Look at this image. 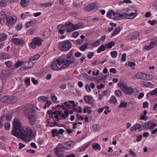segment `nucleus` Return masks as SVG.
Instances as JSON below:
<instances>
[{"mask_svg": "<svg viewBox=\"0 0 157 157\" xmlns=\"http://www.w3.org/2000/svg\"><path fill=\"white\" fill-rule=\"evenodd\" d=\"M74 59L67 60L59 57L53 61L51 64V68L54 71H60L67 68L71 64L73 63Z\"/></svg>", "mask_w": 157, "mask_h": 157, "instance_id": "1", "label": "nucleus"}, {"mask_svg": "<svg viewBox=\"0 0 157 157\" xmlns=\"http://www.w3.org/2000/svg\"><path fill=\"white\" fill-rule=\"evenodd\" d=\"M14 136L26 142H29L33 138V130L29 128L24 127Z\"/></svg>", "mask_w": 157, "mask_h": 157, "instance_id": "2", "label": "nucleus"}, {"mask_svg": "<svg viewBox=\"0 0 157 157\" xmlns=\"http://www.w3.org/2000/svg\"><path fill=\"white\" fill-rule=\"evenodd\" d=\"M82 26V24L80 23L74 25L71 22H67L65 24L64 29L67 32L69 33L81 28Z\"/></svg>", "mask_w": 157, "mask_h": 157, "instance_id": "3", "label": "nucleus"}, {"mask_svg": "<svg viewBox=\"0 0 157 157\" xmlns=\"http://www.w3.org/2000/svg\"><path fill=\"white\" fill-rule=\"evenodd\" d=\"M34 110L32 109H28L25 111V115L29 120L30 124L31 125L34 124L36 121V118L34 116Z\"/></svg>", "mask_w": 157, "mask_h": 157, "instance_id": "4", "label": "nucleus"}, {"mask_svg": "<svg viewBox=\"0 0 157 157\" xmlns=\"http://www.w3.org/2000/svg\"><path fill=\"white\" fill-rule=\"evenodd\" d=\"M126 11L125 13H122L123 18L132 19L134 18L136 16V13L133 9L127 8Z\"/></svg>", "mask_w": 157, "mask_h": 157, "instance_id": "5", "label": "nucleus"}, {"mask_svg": "<svg viewBox=\"0 0 157 157\" xmlns=\"http://www.w3.org/2000/svg\"><path fill=\"white\" fill-rule=\"evenodd\" d=\"M43 41V40L41 38L35 37L32 39V41L30 43L29 46L32 49H35L37 47L41 46Z\"/></svg>", "mask_w": 157, "mask_h": 157, "instance_id": "6", "label": "nucleus"}, {"mask_svg": "<svg viewBox=\"0 0 157 157\" xmlns=\"http://www.w3.org/2000/svg\"><path fill=\"white\" fill-rule=\"evenodd\" d=\"M71 47V43L69 40H67L59 42V48L62 51L68 50Z\"/></svg>", "mask_w": 157, "mask_h": 157, "instance_id": "7", "label": "nucleus"}, {"mask_svg": "<svg viewBox=\"0 0 157 157\" xmlns=\"http://www.w3.org/2000/svg\"><path fill=\"white\" fill-rule=\"evenodd\" d=\"M118 86L124 93L127 95L132 94L134 90L131 86H129L124 83H119Z\"/></svg>", "mask_w": 157, "mask_h": 157, "instance_id": "8", "label": "nucleus"}, {"mask_svg": "<svg viewBox=\"0 0 157 157\" xmlns=\"http://www.w3.org/2000/svg\"><path fill=\"white\" fill-rule=\"evenodd\" d=\"M13 124V129L12 131V133L14 136L22 128L21 124L20 121L18 118H15L14 119Z\"/></svg>", "mask_w": 157, "mask_h": 157, "instance_id": "9", "label": "nucleus"}, {"mask_svg": "<svg viewBox=\"0 0 157 157\" xmlns=\"http://www.w3.org/2000/svg\"><path fill=\"white\" fill-rule=\"evenodd\" d=\"M107 16L110 19L115 20H118L120 19L123 18L122 14L118 13H115L112 10H110L107 14Z\"/></svg>", "mask_w": 157, "mask_h": 157, "instance_id": "10", "label": "nucleus"}, {"mask_svg": "<svg viewBox=\"0 0 157 157\" xmlns=\"http://www.w3.org/2000/svg\"><path fill=\"white\" fill-rule=\"evenodd\" d=\"M65 150L63 146L62 145L59 144L55 148L54 151L58 157H62L64 155Z\"/></svg>", "mask_w": 157, "mask_h": 157, "instance_id": "11", "label": "nucleus"}, {"mask_svg": "<svg viewBox=\"0 0 157 157\" xmlns=\"http://www.w3.org/2000/svg\"><path fill=\"white\" fill-rule=\"evenodd\" d=\"M140 34L138 32L136 31L129 34L125 37V40H134L137 39L139 36Z\"/></svg>", "mask_w": 157, "mask_h": 157, "instance_id": "12", "label": "nucleus"}, {"mask_svg": "<svg viewBox=\"0 0 157 157\" xmlns=\"http://www.w3.org/2000/svg\"><path fill=\"white\" fill-rule=\"evenodd\" d=\"M16 17L13 16L8 17L6 18V25L10 27H12L16 21Z\"/></svg>", "mask_w": 157, "mask_h": 157, "instance_id": "13", "label": "nucleus"}, {"mask_svg": "<svg viewBox=\"0 0 157 157\" xmlns=\"http://www.w3.org/2000/svg\"><path fill=\"white\" fill-rule=\"evenodd\" d=\"M1 75V78L3 80H6L10 74V72L9 69L6 68L2 70Z\"/></svg>", "mask_w": 157, "mask_h": 157, "instance_id": "14", "label": "nucleus"}, {"mask_svg": "<svg viewBox=\"0 0 157 157\" xmlns=\"http://www.w3.org/2000/svg\"><path fill=\"white\" fill-rule=\"evenodd\" d=\"M97 8V5L95 3H92L87 5L85 8V10L88 11H90Z\"/></svg>", "mask_w": 157, "mask_h": 157, "instance_id": "15", "label": "nucleus"}, {"mask_svg": "<svg viewBox=\"0 0 157 157\" xmlns=\"http://www.w3.org/2000/svg\"><path fill=\"white\" fill-rule=\"evenodd\" d=\"M12 42L17 45H22L25 44L24 41L21 39L17 38H13L12 39Z\"/></svg>", "mask_w": 157, "mask_h": 157, "instance_id": "16", "label": "nucleus"}, {"mask_svg": "<svg viewBox=\"0 0 157 157\" xmlns=\"http://www.w3.org/2000/svg\"><path fill=\"white\" fill-rule=\"evenodd\" d=\"M64 132V130L62 129L59 130L54 129L52 131V136H58L59 134H62Z\"/></svg>", "mask_w": 157, "mask_h": 157, "instance_id": "17", "label": "nucleus"}, {"mask_svg": "<svg viewBox=\"0 0 157 157\" xmlns=\"http://www.w3.org/2000/svg\"><path fill=\"white\" fill-rule=\"evenodd\" d=\"M10 57L9 55L6 53L2 52L0 54V59H6L9 58Z\"/></svg>", "mask_w": 157, "mask_h": 157, "instance_id": "18", "label": "nucleus"}, {"mask_svg": "<svg viewBox=\"0 0 157 157\" xmlns=\"http://www.w3.org/2000/svg\"><path fill=\"white\" fill-rule=\"evenodd\" d=\"M141 127V125L138 124H135L130 129L131 131H133L136 130Z\"/></svg>", "mask_w": 157, "mask_h": 157, "instance_id": "19", "label": "nucleus"}, {"mask_svg": "<svg viewBox=\"0 0 157 157\" xmlns=\"http://www.w3.org/2000/svg\"><path fill=\"white\" fill-rule=\"evenodd\" d=\"M8 103H14L16 102L17 101V98L16 97L14 98L13 97H9L8 99Z\"/></svg>", "mask_w": 157, "mask_h": 157, "instance_id": "20", "label": "nucleus"}, {"mask_svg": "<svg viewBox=\"0 0 157 157\" xmlns=\"http://www.w3.org/2000/svg\"><path fill=\"white\" fill-rule=\"evenodd\" d=\"M32 61H29L28 62H25V64L26 65V69H29L32 67L33 65V63L32 62Z\"/></svg>", "mask_w": 157, "mask_h": 157, "instance_id": "21", "label": "nucleus"}, {"mask_svg": "<svg viewBox=\"0 0 157 157\" xmlns=\"http://www.w3.org/2000/svg\"><path fill=\"white\" fill-rule=\"evenodd\" d=\"M153 78V76L151 75L144 73L143 80H149Z\"/></svg>", "mask_w": 157, "mask_h": 157, "instance_id": "22", "label": "nucleus"}, {"mask_svg": "<svg viewBox=\"0 0 157 157\" xmlns=\"http://www.w3.org/2000/svg\"><path fill=\"white\" fill-rule=\"evenodd\" d=\"M144 75V73L140 72L136 73L135 75V77L137 79L143 80Z\"/></svg>", "mask_w": 157, "mask_h": 157, "instance_id": "23", "label": "nucleus"}, {"mask_svg": "<svg viewBox=\"0 0 157 157\" xmlns=\"http://www.w3.org/2000/svg\"><path fill=\"white\" fill-rule=\"evenodd\" d=\"M29 3L28 0H21L20 5L23 7H25L28 5Z\"/></svg>", "mask_w": 157, "mask_h": 157, "instance_id": "24", "label": "nucleus"}, {"mask_svg": "<svg viewBox=\"0 0 157 157\" xmlns=\"http://www.w3.org/2000/svg\"><path fill=\"white\" fill-rule=\"evenodd\" d=\"M92 148L95 150H100L101 149V146L97 143H94L93 144Z\"/></svg>", "mask_w": 157, "mask_h": 157, "instance_id": "25", "label": "nucleus"}, {"mask_svg": "<svg viewBox=\"0 0 157 157\" xmlns=\"http://www.w3.org/2000/svg\"><path fill=\"white\" fill-rule=\"evenodd\" d=\"M106 48L105 45L102 44L101 45L97 50V52L98 53H100L104 51L105 50Z\"/></svg>", "mask_w": 157, "mask_h": 157, "instance_id": "26", "label": "nucleus"}, {"mask_svg": "<svg viewBox=\"0 0 157 157\" xmlns=\"http://www.w3.org/2000/svg\"><path fill=\"white\" fill-rule=\"evenodd\" d=\"M106 48H111L115 45V43L113 41H111L108 44H105Z\"/></svg>", "mask_w": 157, "mask_h": 157, "instance_id": "27", "label": "nucleus"}, {"mask_svg": "<svg viewBox=\"0 0 157 157\" xmlns=\"http://www.w3.org/2000/svg\"><path fill=\"white\" fill-rule=\"evenodd\" d=\"M7 35L5 33H0V41H3L7 39Z\"/></svg>", "mask_w": 157, "mask_h": 157, "instance_id": "28", "label": "nucleus"}, {"mask_svg": "<svg viewBox=\"0 0 157 157\" xmlns=\"http://www.w3.org/2000/svg\"><path fill=\"white\" fill-rule=\"evenodd\" d=\"M88 45V43H85L83 45H82L80 48V50L84 51L87 48Z\"/></svg>", "mask_w": 157, "mask_h": 157, "instance_id": "29", "label": "nucleus"}, {"mask_svg": "<svg viewBox=\"0 0 157 157\" xmlns=\"http://www.w3.org/2000/svg\"><path fill=\"white\" fill-rule=\"evenodd\" d=\"M23 64H25V62L23 61L18 60L16 63L15 67L16 68H18Z\"/></svg>", "mask_w": 157, "mask_h": 157, "instance_id": "30", "label": "nucleus"}, {"mask_svg": "<svg viewBox=\"0 0 157 157\" xmlns=\"http://www.w3.org/2000/svg\"><path fill=\"white\" fill-rule=\"evenodd\" d=\"M121 29L120 27L117 28L113 32L112 36H114L115 35L118 34L120 31Z\"/></svg>", "mask_w": 157, "mask_h": 157, "instance_id": "31", "label": "nucleus"}, {"mask_svg": "<svg viewBox=\"0 0 157 157\" xmlns=\"http://www.w3.org/2000/svg\"><path fill=\"white\" fill-rule=\"evenodd\" d=\"M69 114V111L68 110H66L64 112V113H63L61 115V117L63 119H66L67 117Z\"/></svg>", "mask_w": 157, "mask_h": 157, "instance_id": "32", "label": "nucleus"}, {"mask_svg": "<svg viewBox=\"0 0 157 157\" xmlns=\"http://www.w3.org/2000/svg\"><path fill=\"white\" fill-rule=\"evenodd\" d=\"M91 143V142H90L87 144L85 145L83 147H81L80 150V151H82L85 150L90 145Z\"/></svg>", "mask_w": 157, "mask_h": 157, "instance_id": "33", "label": "nucleus"}, {"mask_svg": "<svg viewBox=\"0 0 157 157\" xmlns=\"http://www.w3.org/2000/svg\"><path fill=\"white\" fill-rule=\"evenodd\" d=\"M157 126V124L155 123H152L151 122H150L149 129L150 131L153 130V129L156 127Z\"/></svg>", "mask_w": 157, "mask_h": 157, "instance_id": "34", "label": "nucleus"}, {"mask_svg": "<svg viewBox=\"0 0 157 157\" xmlns=\"http://www.w3.org/2000/svg\"><path fill=\"white\" fill-rule=\"evenodd\" d=\"M157 126V124L155 123H152L151 122H150L149 129L150 131L153 130V129L156 127Z\"/></svg>", "mask_w": 157, "mask_h": 157, "instance_id": "35", "label": "nucleus"}, {"mask_svg": "<svg viewBox=\"0 0 157 157\" xmlns=\"http://www.w3.org/2000/svg\"><path fill=\"white\" fill-rule=\"evenodd\" d=\"M0 98H1V100L2 102L8 103V102H7V101H8L9 97L7 96H5L2 97V95Z\"/></svg>", "mask_w": 157, "mask_h": 157, "instance_id": "36", "label": "nucleus"}, {"mask_svg": "<svg viewBox=\"0 0 157 157\" xmlns=\"http://www.w3.org/2000/svg\"><path fill=\"white\" fill-rule=\"evenodd\" d=\"M109 101L110 103L115 104L116 102L117 99L114 96H112L111 97Z\"/></svg>", "mask_w": 157, "mask_h": 157, "instance_id": "37", "label": "nucleus"}, {"mask_svg": "<svg viewBox=\"0 0 157 157\" xmlns=\"http://www.w3.org/2000/svg\"><path fill=\"white\" fill-rule=\"evenodd\" d=\"M73 51L71 50L68 54L67 55V60H70V59H73V58L71 57V55L73 52Z\"/></svg>", "mask_w": 157, "mask_h": 157, "instance_id": "38", "label": "nucleus"}, {"mask_svg": "<svg viewBox=\"0 0 157 157\" xmlns=\"http://www.w3.org/2000/svg\"><path fill=\"white\" fill-rule=\"evenodd\" d=\"M84 101L86 103H90L91 101V99L87 95L84 96Z\"/></svg>", "mask_w": 157, "mask_h": 157, "instance_id": "39", "label": "nucleus"}, {"mask_svg": "<svg viewBox=\"0 0 157 157\" xmlns=\"http://www.w3.org/2000/svg\"><path fill=\"white\" fill-rule=\"evenodd\" d=\"M100 40H98L95 41L91 44V45L93 47L97 46L100 45Z\"/></svg>", "mask_w": 157, "mask_h": 157, "instance_id": "40", "label": "nucleus"}, {"mask_svg": "<svg viewBox=\"0 0 157 157\" xmlns=\"http://www.w3.org/2000/svg\"><path fill=\"white\" fill-rule=\"evenodd\" d=\"M150 122H148L144 124L143 125V128L144 129H149Z\"/></svg>", "mask_w": 157, "mask_h": 157, "instance_id": "41", "label": "nucleus"}, {"mask_svg": "<svg viewBox=\"0 0 157 157\" xmlns=\"http://www.w3.org/2000/svg\"><path fill=\"white\" fill-rule=\"evenodd\" d=\"M40 56L39 55L37 54L31 58L29 59V60L32 61L37 60L40 58Z\"/></svg>", "mask_w": 157, "mask_h": 157, "instance_id": "42", "label": "nucleus"}, {"mask_svg": "<svg viewBox=\"0 0 157 157\" xmlns=\"http://www.w3.org/2000/svg\"><path fill=\"white\" fill-rule=\"evenodd\" d=\"M110 54L112 57L113 58H115L117 56V52L115 51L111 52Z\"/></svg>", "mask_w": 157, "mask_h": 157, "instance_id": "43", "label": "nucleus"}, {"mask_svg": "<svg viewBox=\"0 0 157 157\" xmlns=\"http://www.w3.org/2000/svg\"><path fill=\"white\" fill-rule=\"evenodd\" d=\"M6 5V0H0V6L5 7Z\"/></svg>", "mask_w": 157, "mask_h": 157, "instance_id": "44", "label": "nucleus"}, {"mask_svg": "<svg viewBox=\"0 0 157 157\" xmlns=\"http://www.w3.org/2000/svg\"><path fill=\"white\" fill-rule=\"evenodd\" d=\"M51 101H48L43 106V108L44 109H45L47 107H48L51 104Z\"/></svg>", "mask_w": 157, "mask_h": 157, "instance_id": "45", "label": "nucleus"}, {"mask_svg": "<svg viewBox=\"0 0 157 157\" xmlns=\"http://www.w3.org/2000/svg\"><path fill=\"white\" fill-rule=\"evenodd\" d=\"M5 64L9 68L11 67L12 65L11 61H8L6 62Z\"/></svg>", "mask_w": 157, "mask_h": 157, "instance_id": "46", "label": "nucleus"}, {"mask_svg": "<svg viewBox=\"0 0 157 157\" xmlns=\"http://www.w3.org/2000/svg\"><path fill=\"white\" fill-rule=\"evenodd\" d=\"M150 95L151 96H154V95H157V88L155 89L154 90L150 93Z\"/></svg>", "mask_w": 157, "mask_h": 157, "instance_id": "47", "label": "nucleus"}, {"mask_svg": "<svg viewBox=\"0 0 157 157\" xmlns=\"http://www.w3.org/2000/svg\"><path fill=\"white\" fill-rule=\"evenodd\" d=\"M85 89L87 92H90L91 91V89L90 86L88 84H86L85 86Z\"/></svg>", "mask_w": 157, "mask_h": 157, "instance_id": "48", "label": "nucleus"}, {"mask_svg": "<svg viewBox=\"0 0 157 157\" xmlns=\"http://www.w3.org/2000/svg\"><path fill=\"white\" fill-rule=\"evenodd\" d=\"M127 105V103L124 102L121 103L118 107L120 108L122 107L125 108L126 107Z\"/></svg>", "mask_w": 157, "mask_h": 157, "instance_id": "49", "label": "nucleus"}, {"mask_svg": "<svg viewBox=\"0 0 157 157\" xmlns=\"http://www.w3.org/2000/svg\"><path fill=\"white\" fill-rule=\"evenodd\" d=\"M148 23L152 25H154L157 23V22L156 20H154L153 21L149 20L148 21Z\"/></svg>", "mask_w": 157, "mask_h": 157, "instance_id": "50", "label": "nucleus"}, {"mask_svg": "<svg viewBox=\"0 0 157 157\" xmlns=\"http://www.w3.org/2000/svg\"><path fill=\"white\" fill-rule=\"evenodd\" d=\"M34 23V22L32 21H28L26 24V26L28 27H30Z\"/></svg>", "mask_w": 157, "mask_h": 157, "instance_id": "51", "label": "nucleus"}, {"mask_svg": "<svg viewBox=\"0 0 157 157\" xmlns=\"http://www.w3.org/2000/svg\"><path fill=\"white\" fill-rule=\"evenodd\" d=\"M115 94L116 96L120 97L121 96L122 93L120 90H117L115 91Z\"/></svg>", "mask_w": 157, "mask_h": 157, "instance_id": "52", "label": "nucleus"}, {"mask_svg": "<svg viewBox=\"0 0 157 157\" xmlns=\"http://www.w3.org/2000/svg\"><path fill=\"white\" fill-rule=\"evenodd\" d=\"M47 99V98L44 96L40 97L38 98V100L39 101H44Z\"/></svg>", "mask_w": 157, "mask_h": 157, "instance_id": "53", "label": "nucleus"}, {"mask_svg": "<svg viewBox=\"0 0 157 157\" xmlns=\"http://www.w3.org/2000/svg\"><path fill=\"white\" fill-rule=\"evenodd\" d=\"M22 24L21 23L18 24L16 26V28L17 30H20L22 28Z\"/></svg>", "mask_w": 157, "mask_h": 157, "instance_id": "54", "label": "nucleus"}, {"mask_svg": "<svg viewBox=\"0 0 157 157\" xmlns=\"http://www.w3.org/2000/svg\"><path fill=\"white\" fill-rule=\"evenodd\" d=\"M92 129L95 131H97L99 130V126L97 124L94 125L92 127Z\"/></svg>", "mask_w": 157, "mask_h": 157, "instance_id": "55", "label": "nucleus"}, {"mask_svg": "<svg viewBox=\"0 0 157 157\" xmlns=\"http://www.w3.org/2000/svg\"><path fill=\"white\" fill-rule=\"evenodd\" d=\"M94 55V53L93 52H89L87 55V57L89 59H91Z\"/></svg>", "mask_w": 157, "mask_h": 157, "instance_id": "56", "label": "nucleus"}, {"mask_svg": "<svg viewBox=\"0 0 157 157\" xmlns=\"http://www.w3.org/2000/svg\"><path fill=\"white\" fill-rule=\"evenodd\" d=\"M91 20L93 21H97L100 20V17H96L94 18H92Z\"/></svg>", "mask_w": 157, "mask_h": 157, "instance_id": "57", "label": "nucleus"}, {"mask_svg": "<svg viewBox=\"0 0 157 157\" xmlns=\"http://www.w3.org/2000/svg\"><path fill=\"white\" fill-rule=\"evenodd\" d=\"M71 144H72L71 142H67V143H66V144L67 146H69V147H68L67 146L66 147H67V148H66V149H69L71 147H72Z\"/></svg>", "mask_w": 157, "mask_h": 157, "instance_id": "58", "label": "nucleus"}, {"mask_svg": "<svg viewBox=\"0 0 157 157\" xmlns=\"http://www.w3.org/2000/svg\"><path fill=\"white\" fill-rule=\"evenodd\" d=\"M25 83L27 86H29L30 85V79L29 78H26L25 80Z\"/></svg>", "mask_w": 157, "mask_h": 157, "instance_id": "59", "label": "nucleus"}, {"mask_svg": "<svg viewBox=\"0 0 157 157\" xmlns=\"http://www.w3.org/2000/svg\"><path fill=\"white\" fill-rule=\"evenodd\" d=\"M32 81L35 85H36L38 84V82L37 80H36L34 78H32L31 79Z\"/></svg>", "mask_w": 157, "mask_h": 157, "instance_id": "60", "label": "nucleus"}, {"mask_svg": "<svg viewBox=\"0 0 157 157\" xmlns=\"http://www.w3.org/2000/svg\"><path fill=\"white\" fill-rule=\"evenodd\" d=\"M51 98L53 101H56L57 99V97L56 96L53 94L51 95Z\"/></svg>", "mask_w": 157, "mask_h": 157, "instance_id": "61", "label": "nucleus"}, {"mask_svg": "<svg viewBox=\"0 0 157 157\" xmlns=\"http://www.w3.org/2000/svg\"><path fill=\"white\" fill-rule=\"evenodd\" d=\"M126 54L125 53H124L122 55L121 57V60L123 61H125L126 60Z\"/></svg>", "mask_w": 157, "mask_h": 157, "instance_id": "62", "label": "nucleus"}, {"mask_svg": "<svg viewBox=\"0 0 157 157\" xmlns=\"http://www.w3.org/2000/svg\"><path fill=\"white\" fill-rule=\"evenodd\" d=\"M109 71L110 72L113 73V74H115L117 72V71L114 68H111L110 69Z\"/></svg>", "mask_w": 157, "mask_h": 157, "instance_id": "63", "label": "nucleus"}, {"mask_svg": "<svg viewBox=\"0 0 157 157\" xmlns=\"http://www.w3.org/2000/svg\"><path fill=\"white\" fill-rule=\"evenodd\" d=\"M79 33L77 32H75L73 33L72 36L73 37L75 38L77 37Z\"/></svg>", "mask_w": 157, "mask_h": 157, "instance_id": "64", "label": "nucleus"}]
</instances>
